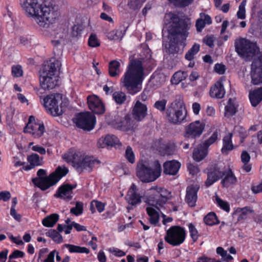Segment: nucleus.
<instances>
[{"instance_id":"obj_1","label":"nucleus","mask_w":262,"mask_h":262,"mask_svg":"<svg viewBox=\"0 0 262 262\" xmlns=\"http://www.w3.org/2000/svg\"><path fill=\"white\" fill-rule=\"evenodd\" d=\"M166 17L170 20L168 29L169 44V47H166V52L169 54H174L179 51L178 45H186L185 40L189 34L188 30L190 24L172 12L167 14Z\"/></svg>"},{"instance_id":"obj_2","label":"nucleus","mask_w":262,"mask_h":262,"mask_svg":"<svg viewBox=\"0 0 262 262\" xmlns=\"http://www.w3.org/2000/svg\"><path fill=\"white\" fill-rule=\"evenodd\" d=\"M22 8L26 15L33 18L42 30L49 28V0H25Z\"/></svg>"},{"instance_id":"obj_3","label":"nucleus","mask_w":262,"mask_h":262,"mask_svg":"<svg viewBox=\"0 0 262 262\" xmlns=\"http://www.w3.org/2000/svg\"><path fill=\"white\" fill-rule=\"evenodd\" d=\"M143 62V58L130 61L121 80L127 93L132 95L142 89L141 84L144 77Z\"/></svg>"},{"instance_id":"obj_4","label":"nucleus","mask_w":262,"mask_h":262,"mask_svg":"<svg viewBox=\"0 0 262 262\" xmlns=\"http://www.w3.org/2000/svg\"><path fill=\"white\" fill-rule=\"evenodd\" d=\"M170 194V192L163 187L152 186L148 190L145 202L161 211L165 208Z\"/></svg>"},{"instance_id":"obj_5","label":"nucleus","mask_w":262,"mask_h":262,"mask_svg":"<svg viewBox=\"0 0 262 262\" xmlns=\"http://www.w3.org/2000/svg\"><path fill=\"white\" fill-rule=\"evenodd\" d=\"M161 166L158 160L154 162V169L148 166L146 162L143 160L139 161L137 165V176L144 183L155 181L161 176Z\"/></svg>"},{"instance_id":"obj_6","label":"nucleus","mask_w":262,"mask_h":262,"mask_svg":"<svg viewBox=\"0 0 262 262\" xmlns=\"http://www.w3.org/2000/svg\"><path fill=\"white\" fill-rule=\"evenodd\" d=\"M187 114L185 105L181 99H176L166 110V116L170 122L174 124H181L185 119Z\"/></svg>"},{"instance_id":"obj_7","label":"nucleus","mask_w":262,"mask_h":262,"mask_svg":"<svg viewBox=\"0 0 262 262\" xmlns=\"http://www.w3.org/2000/svg\"><path fill=\"white\" fill-rule=\"evenodd\" d=\"M234 46L237 54L246 61L252 59L255 54L259 52L256 43L244 38L236 39Z\"/></svg>"},{"instance_id":"obj_8","label":"nucleus","mask_w":262,"mask_h":262,"mask_svg":"<svg viewBox=\"0 0 262 262\" xmlns=\"http://www.w3.org/2000/svg\"><path fill=\"white\" fill-rule=\"evenodd\" d=\"M186 236L187 232L184 227L174 225L166 230L164 240L170 245L177 247L184 243Z\"/></svg>"},{"instance_id":"obj_9","label":"nucleus","mask_w":262,"mask_h":262,"mask_svg":"<svg viewBox=\"0 0 262 262\" xmlns=\"http://www.w3.org/2000/svg\"><path fill=\"white\" fill-rule=\"evenodd\" d=\"M73 121L78 128L89 132L95 127L96 118L89 112H80L75 115Z\"/></svg>"},{"instance_id":"obj_10","label":"nucleus","mask_w":262,"mask_h":262,"mask_svg":"<svg viewBox=\"0 0 262 262\" xmlns=\"http://www.w3.org/2000/svg\"><path fill=\"white\" fill-rule=\"evenodd\" d=\"M108 124L114 128L122 131H129L134 130L135 123L130 114L121 113L120 114L117 113Z\"/></svg>"},{"instance_id":"obj_11","label":"nucleus","mask_w":262,"mask_h":262,"mask_svg":"<svg viewBox=\"0 0 262 262\" xmlns=\"http://www.w3.org/2000/svg\"><path fill=\"white\" fill-rule=\"evenodd\" d=\"M55 57H52L50 59V89H53L59 85V75L61 63L59 60L61 56V49L59 48L57 50Z\"/></svg>"},{"instance_id":"obj_12","label":"nucleus","mask_w":262,"mask_h":262,"mask_svg":"<svg viewBox=\"0 0 262 262\" xmlns=\"http://www.w3.org/2000/svg\"><path fill=\"white\" fill-rule=\"evenodd\" d=\"M49 64L45 61L39 71L40 88L37 91L40 98H49Z\"/></svg>"},{"instance_id":"obj_13","label":"nucleus","mask_w":262,"mask_h":262,"mask_svg":"<svg viewBox=\"0 0 262 262\" xmlns=\"http://www.w3.org/2000/svg\"><path fill=\"white\" fill-rule=\"evenodd\" d=\"M24 132L29 134L34 138H39L45 132L44 124L41 120L36 119L34 116H30L24 128Z\"/></svg>"},{"instance_id":"obj_14","label":"nucleus","mask_w":262,"mask_h":262,"mask_svg":"<svg viewBox=\"0 0 262 262\" xmlns=\"http://www.w3.org/2000/svg\"><path fill=\"white\" fill-rule=\"evenodd\" d=\"M207 174V179L205 182V185L209 187L223 178L225 173L223 170L217 164L209 165L204 170Z\"/></svg>"},{"instance_id":"obj_15","label":"nucleus","mask_w":262,"mask_h":262,"mask_svg":"<svg viewBox=\"0 0 262 262\" xmlns=\"http://www.w3.org/2000/svg\"><path fill=\"white\" fill-rule=\"evenodd\" d=\"M205 127V123L196 120L190 123L185 127L184 136L185 138L191 139L194 140L199 138L202 134Z\"/></svg>"},{"instance_id":"obj_16","label":"nucleus","mask_w":262,"mask_h":262,"mask_svg":"<svg viewBox=\"0 0 262 262\" xmlns=\"http://www.w3.org/2000/svg\"><path fill=\"white\" fill-rule=\"evenodd\" d=\"M100 163L99 160L95 159L93 157L86 156L84 158L81 157L78 163H76L75 169L79 173L84 170L91 172L95 165H99Z\"/></svg>"},{"instance_id":"obj_17","label":"nucleus","mask_w":262,"mask_h":262,"mask_svg":"<svg viewBox=\"0 0 262 262\" xmlns=\"http://www.w3.org/2000/svg\"><path fill=\"white\" fill-rule=\"evenodd\" d=\"M199 189L200 186L198 184H192L187 186L185 201L189 207L192 208L195 206Z\"/></svg>"},{"instance_id":"obj_18","label":"nucleus","mask_w":262,"mask_h":262,"mask_svg":"<svg viewBox=\"0 0 262 262\" xmlns=\"http://www.w3.org/2000/svg\"><path fill=\"white\" fill-rule=\"evenodd\" d=\"M27 160L29 164H27L26 166L21 167L20 171H28L31 169L35 168L36 167L41 166L43 164V158L40 157L36 153H32L28 155Z\"/></svg>"},{"instance_id":"obj_19","label":"nucleus","mask_w":262,"mask_h":262,"mask_svg":"<svg viewBox=\"0 0 262 262\" xmlns=\"http://www.w3.org/2000/svg\"><path fill=\"white\" fill-rule=\"evenodd\" d=\"M76 187V185L69 184H63L58 188L54 195L56 198L70 201L72 198V190L75 189Z\"/></svg>"},{"instance_id":"obj_20","label":"nucleus","mask_w":262,"mask_h":262,"mask_svg":"<svg viewBox=\"0 0 262 262\" xmlns=\"http://www.w3.org/2000/svg\"><path fill=\"white\" fill-rule=\"evenodd\" d=\"M163 173L166 175H176L181 166V164L178 161L172 160L166 161L163 163Z\"/></svg>"},{"instance_id":"obj_21","label":"nucleus","mask_w":262,"mask_h":262,"mask_svg":"<svg viewBox=\"0 0 262 262\" xmlns=\"http://www.w3.org/2000/svg\"><path fill=\"white\" fill-rule=\"evenodd\" d=\"M81 154L76 149L72 148L63 155V159L64 161L70 164L74 168L76 167V163H78L81 157Z\"/></svg>"},{"instance_id":"obj_22","label":"nucleus","mask_w":262,"mask_h":262,"mask_svg":"<svg viewBox=\"0 0 262 262\" xmlns=\"http://www.w3.org/2000/svg\"><path fill=\"white\" fill-rule=\"evenodd\" d=\"M158 151L162 156H171L175 154L177 151L176 143L173 141H169L166 143H163L158 147Z\"/></svg>"},{"instance_id":"obj_23","label":"nucleus","mask_w":262,"mask_h":262,"mask_svg":"<svg viewBox=\"0 0 262 262\" xmlns=\"http://www.w3.org/2000/svg\"><path fill=\"white\" fill-rule=\"evenodd\" d=\"M89 109L94 114H103L105 107L101 99H86Z\"/></svg>"},{"instance_id":"obj_24","label":"nucleus","mask_w":262,"mask_h":262,"mask_svg":"<svg viewBox=\"0 0 262 262\" xmlns=\"http://www.w3.org/2000/svg\"><path fill=\"white\" fill-rule=\"evenodd\" d=\"M127 200L128 204L132 206L136 205L141 202V196L137 192V186L132 184L127 194Z\"/></svg>"},{"instance_id":"obj_25","label":"nucleus","mask_w":262,"mask_h":262,"mask_svg":"<svg viewBox=\"0 0 262 262\" xmlns=\"http://www.w3.org/2000/svg\"><path fill=\"white\" fill-rule=\"evenodd\" d=\"M68 172L69 169L67 167L58 166L54 172L50 173V187L56 184Z\"/></svg>"},{"instance_id":"obj_26","label":"nucleus","mask_w":262,"mask_h":262,"mask_svg":"<svg viewBox=\"0 0 262 262\" xmlns=\"http://www.w3.org/2000/svg\"><path fill=\"white\" fill-rule=\"evenodd\" d=\"M146 105L137 101L133 110V115L135 120L138 121H142L147 114Z\"/></svg>"},{"instance_id":"obj_27","label":"nucleus","mask_w":262,"mask_h":262,"mask_svg":"<svg viewBox=\"0 0 262 262\" xmlns=\"http://www.w3.org/2000/svg\"><path fill=\"white\" fill-rule=\"evenodd\" d=\"M225 173L221 183L224 187H228L229 185H234L237 182V178L231 168L223 170Z\"/></svg>"},{"instance_id":"obj_28","label":"nucleus","mask_w":262,"mask_h":262,"mask_svg":"<svg viewBox=\"0 0 262 262\" xmlns=\"http://www.w3.org/2000/svg\"><path fill=\"white\" fill-rule=\"evenodd\" d=\"M225 93L223 85L220 82H216L210 88V95L212 98H223Z\"/></svg>"},{"instance_id":"obj_29","label":"nucleus","mask_w":262,"mask_h":262,"mask_svg":"<svg viewBox=\"0 0 262 262\" xmlns=\"http://www.w3.org/2000/svg\"><path fill=\"white\" fill-rule=\"evenodd\" d=\"M208 154V149L203 145L200 144L198 147L193 150V158L197 162H200L203 160Z\"/></svg>"},{"instance_id":"obj_30","label":"nucleus","mask_w":262,"mask_h":262,"mask_svg":"<svg viewBox=\"0 0 262 262\" xmlns=\"http://www.w3.org/2000/svg\"><path fill=\"white\" fill-rule=\"evenodd\" d=\"M32 182L35 187L40 188L41 190H46L49 188V176L45 178H34L32 179Z\"/></svg>"},{"instance_id":"obj_31","label":"nucleus","mask_w":262,"mask_h":262,"mask_svg":"<svg viewBox=\"0 0 262 262\" xmlns=\"http://www.w3.org/2000/svg\"><path fill=\"white\" fill-rule=\"evenodd\" d=\"M234 99H228L225 107V117L229 118L234 116L237 112L238 105L234 103Z\"/></svg>"},{"instance_id":"obj_32","label":"nucleus","mask_w":262,"mask_h":262,"mask_svg":"<svg viewBox=\"0 0 262 262\" xmlns=\"http://www.w3.org/2000/svg\"><path fill=\"white\" fill-rule=\"evenodd\" d=\"M232 134L229 133L226 135L223 139V147L221 149L222 154H227L229 151L233 149V145L232 141Z\"/></svg>"},{"instance_id":"obj_33","label":"nucleus","mask_w":262,"mask_h":262,"mask_svg":"<svg viewBox=\"0 0 262 262\" xmlns=\"http://www.w3.org/2000/svg\"><path fill=\"white\" fill-rule=\"evenodd\" d=\"M147 214L149 216V223L154 226H156L159 222L160 215L159 212L152 207H146Z\"/></svg>"},{"instance_id":"obj_34","label":"nucleus","mask_w":262,"mask_h":262,"mask_svg":"<svg viewBox=\"0 0 262 262\" xmlns=\"http://www.w3.org/2000/svg\"><path fill=\"white\" fill-rule=\"evenodd\" d=\"M102 141L106 146H116V145L121 146V143L120 142L118 138L115 135H107L105 138L103 139H100L99 143Z\"/></svg>"},{"instance_id":"obj_35","label":"nucleus","mask_w":262,"mask_h":262,"mask_svg":"<svg viewBox=\"0 0 262 262\" xmlns=\"http://www.w3.org/2000/svg\"><path fill=\"white\" fill-rule=\"evenodd\" d=\"M235 212V213L238 214L237 220L240 221L247 219L249 213H253L254 210L250 207L246 206L243 208H237Z\"/></svg>"},{"instance_id":"obj_36","label":"nucleus","mask_w":262,"mask_h":262,"mask_svg":"<svg viewBox=\"0 0 262 262\" xmlns=\"http://www.w3.org/2000/svg\"><path fill=\"white\" fill-rule=\"evenodd\" d=\"M253 57L251 70L262 71V52H257Z\"/></svg>"},{"instance_id":"obj_37","label":"nucleus","mask_w":262,"mask_h":262,"mask_svg":"<svg viewBox=\"0 0 262 262\" xmlns=\"http://www.w3.org/2000/svg\"><path fill=\"white\" fill-rule=\"evenodd\" d=\"M120 64L117 60L111 61L108 64L109 74L112 77H116L120 73Z\"/></svg>"},{"instance_id":"obj_38","label":"nucleus","mask_w":262,"mask_h":262,"mask_svg":"<svg viewBox=\"0 0 262 262\" xmlns=\"http://www.w3.org/2000/svg\"><path fill=\"white\" fill-rule=\"evenodd\" d=\"M65 247L67 248L70 253H79L89 254L90 250L84 247H80L71 244H66Z\"/></svg>"},{"instance_id":"obj_39","label":"nucleus","mask_w":262,"mask_h":262,"mask_svg":"<svg viewBox=\"0 0 262 262\" xmlns=\"http://www.w3.org/2000/svg\"><path fill=\"white\" fill-rule=\"evenodd\" d=\"M204 223L208 226H213L219 224V221L216 214L213 212L208 213L204 217Z\"/></svg>"},{"instance_id":"obj_40","label":"nucleus","mask_w":262,"mask_h":262,"mask_svg":"<svg viewBox=\"0 0 262 262\" xmlns=\"http://www.w3.org/2000/svg\"><path fill=\"white\" fill-rule=\"evenodd\" d=\"M190 236L193 242L195 243L199 239L200 235L194 224L190 223L187 225Z\"/></svg>"},{"instance_id":"obj_41","label":"nucleus","mask_w":262,"mask_h":262,"mask_svg":"<svg viewBox=\"0 0 262 262\" xmlns=\"http://www.w3.org/2000/svg\"><path fill=\"white\" fill-rule=\"evenodd\" d=\"M188 74L186 72L178 71L173 74L171 81L172 83L177 84L185 80Z\"/></svg>"},{"instance_id":"obj_42","label":"nucleus","mask_w":262,"mask_h":262,"mask_svg":"<svg viewBox=\"0 0 262 262\" xmlns=\"http://www.w3.org/2000/svg\"><path fill=\"white\" fill-rule=\"evenodd\" d=\"M251 82L254 85L262 83V71H251Z\"/></svg>"},{"instance_id":"obj_43","label":"nucleus","mask_w":262,"mask_h":262,"mask_svg":"<svg viewBox=\"0 0 262 262\" xmlns=\"http://www.w3.org/2000/svg\"><path fill=\"white\" fill-rule=\"evenodd\" d=\"M199 50L200 45L195 43L186 53L185 58L188 60L191 61L194 58V56L199 51Z\"/></svg>"},{"instance_id":"obj_44","label":"nucleus","mask_w":262,"mask_h":262,"mask_svg":"<svg viewBox=\"0 0 262 262\" xmlns=\"http://www.w3.org/2000/svg\"><path fill=\"white\" fill-rule=\"evenodd\" d=\"M124 34L125 31L116 30L108 33L107 36L110 39L120 40Z\"/></svg>"},{"instance_id":"obj_45","label":"nucleus","mask_w":262,"mask_h":262,"mask_svg":"<svg viewBox=\"0 0 262 262\" xmlns=\"http://www.w3.org/2000/svg\"><path fill=\"white\" fill-rule=\"evenodd\" d=\"M83 203L81 202H77L75 206L70 209V213L79 216L83 213Z\"/></svg>"},{"instance_id":"obj_46","label":"nucleus","mask_w":262,"mask_h":262,"mask_svg":"<svg viewBox=\"0 0 262 262\" xmlns=\"http://www.w3.org/2000/svg\"><path fill=\"white\" fill-rule=\"evenodd\" d=\"M218 134L216 132H214L211 136L201 144L208 150L209 147L214 143L217 139Z\"/></svg>"},{"instance_id":"obj_47","label":"nucleus","mask_w":262,"mask_h":262,"mask_svg":"<svg viewBox=\"0 0 262 262\" xmlns=\"http://www.w3.org/2000/svg\"><path fill=\"white\" fill-rule=\"evenodd\" d=\"M146 0H128L127 5L132 10L139 9Z\"/></svg>"},{"instance_id":"obj_48","label":"nucleus","mask_w":262,"mask_h":262,"mask_svg":"<svg viewBox=\"0 0 262 262\" xmlns=\"http://www.w3.org/2000/svg\"><path fill=\"white\" fill-rule=\"evenodd\" d=\"M74 226H73V222L70 225L58 224L57 226V230L59 232L64 231L66 234H69L71 232Z\"/></svg>"},{"instance_id":"obj_49","label":"nucleus","mask_w":262,"mask_h":262,"mask_svg":"<svg viewBox=\"0 0 262 262\" xmlns=\"http://www.w3.org/2000/svg\"><path fill=\"white\" fill-rule=\"evenodd\" d=\"M59 232L55 230H50V238L57 244H60L63 242L62 236Z\"/></svg>"},{"instance_id":"obj_50","label":"nucleus","mask_w":262,"mask_h":262,"mask_svg":"<svg viewBox=\"0 0 262 262\" xmlns=\"http://www.w3.org/2000/svg\"><path fill=\"white\" fill-rule=\"evenodd\" d=\"M12 75L14 77H20L23 75V70L20 65H14L11 68Z\"/></svg>"},{"instance_id":"obj_51","label":"nucleus","mask_w":262,"mask_h":262,"mask_svg":"<svg viewBox=\"0 0 262 262\" xmlns=\"http://www.w3.org/2000/svg\"><path fill=\"white\" fill-rule=\"evenodd\" d=\"M125 158L130 163L133 164L135 162V154L130 146H128L125 150Z\"/></svg>"},{"instance_id":"obj_52","label":"nucleus","mask_w":262,"mask_h":262,"mask_svg":"<svg viewBox=\"0 0 262 262\" xmlns=\"http://www.w3.org/2000/svg\"><path fill=\"white\" fill-rule=\"evenodd\" d=\"M246 0H243L239 6L238 11L237 13V16L238 18L243 19L246 17L245 6Z\"/></svg>"},{"instance_id":"obj_53","label":"nucleus","mask_w":262,"mask_h":262,"mask_svg":"<svg viewBox=\"0 0 262 262\" xmlns=\"http://www.w3.org/2000/svg\"><path fill=\"white\" fill-rule=\"evenodd\" d=\"M193 0H169L174 6L179 7H185L190 4Z\"/></svg>"},{"instance_id":"obj_54","label":"nucleus","mask_w":262,"mask_h":262,"mask_svg":"<svg viewBox=\"0 0 262 262\" xmlns=\"http://www.w3.org/2000/svg\"><path fill=\"white\" fill-rule=\"evenodd\" d=\"M217 205L224 211L229 212L230 210L229 204L228 202L223 201L219 198L216 199Z\"/></svg>"},{"instance_id":"obj_55","label":"nucleus","mask_w":262,"mask_h":262,"mask_svg":"<svg viewBox=\"0 0 262 262\" xmlns=\"http://www.w3.org/2000/svg\"><path fill=\"white\" fill-rule=\"evenodd\" d=\"M83 30V27L81 25H74L72 27V32L71 33V36L73 38L77 37L78 36H79L81 31Z\"/></svg>"},{"instance_id":"obj_56","label":"nucleus","mask_w":262,"mask_h":262,"mask_svg":"<svg viewBox=\"0 0 262 262\" xmlns=\"http://www.w3.org/2000/svg\"><path fill=\"white\" fill-rule=\"evenodd\" d=\"M89 45L91 47H97L100 46V43L97 36L95 34H92L89 39Z\"/></svg>"},{"instance_id":"obj_57","label":"nucleus","mask_w":262,"mask_h":262,"mask_svg":"<svg viewBox=\"0 0 262 262\" xmlns=\"http://www.w3.org/2000/svg\"><path fill=\"white\" fill-rule=\"evenodd\" d=\"M166 103L167 101L166 99L158 100L155 103L154 106L160 111L163 112L165 110Z\"/></svg>"},{"instance_id":"obj_58","label":"nucleus","mask_w":262,"mask_h":262,"mask_svg":"<svg viewBox=\"0 0 262 262\" xmlns=\"http://www.w3.org/2000/svg\"><path fill=\"white\" fill-rule=\"evenodd\" d=\"M249 98H262V87L249 92Z\"/></svg>"},{"instance_id":"obj_59","label":"nucleus","mask_w":262,"mask_h":262,"mask_svg":"<svg viewBox=\"0 0 262 262\" xmlns=\"http://www.w3.org/2000/svg\"><path fill=\"white\" fill-rule=\"evenodd\" d=\"M61 16V12H52L50 14V24L57 23Z\"/></svg>"},{"instance_id":"obj_60","label":"nucleus","mask_w":262,"mask_h":262,"mask_svg":"<svg viewBox=\"0 0 262 262\" xmlns=\"http://www.w3.org/2000/svg\"><path fill=\"white\" fill-rule=\"evenodd\" d=\"M187 167L189 173L192 176L196 175L200 171V169L198 166H195L191 163L188 164Z\"/></svg>"},{"instance_id":"obj_61","label":"nucleus","mask_w":262,"mask_h":262,"mask_svg":"<svg viewBox=\"0 0 262 262\" xmlns=\"http://www.w3.org/2000/svg\"><path fill=\"white\" fill-rule=\"evenodd\" d=\"M25 256V253L18 250H15L9 256L10 259H15L18 258H23Z\"/></svg>"},{"instance_id":"obj_62","label":"nucleus","mask_w":262,"mask_h":262,"mask_svg":"<svg viewBox=\"0 0 262 262\" xmlns=\"http://www.w3.org/2000/svg\"><path fill=\"white\" fill-rule=\"evenodd\" d=\"M64 111L62 106L59 108L58 106L50 107V114L53 116H57L62 114Z\"/></svg>"},{"instance_id":"obj_63","label":"nucleus","mask_w":262,"mask_h":262,"mask_svg":"<svg viewBox=\"0 0 262 262\" xmlns=\"http://www.w3.org/2000/svg\"><path fill=\"white\" fill-rule=\"evenodd\" d=\"M110 251L116 257H122L126 255V252L117 248H110Z\"/></svg>"},{"instance_id":"obj_64","label":"nucleus","mask_w":262,"mask_h":262,"mask_svg":"<svg viewBox=\"0 0 262 262\" xmlns=\"http://www.w3.org/2000/svg\"><path fill=\"white\" fill-rule=\"evenodd\" d=\"M93 202L95 204V207L99 213H101L104 210L105 206L104 203L95 200H93Z\"/></svg>"}]
</instances>
